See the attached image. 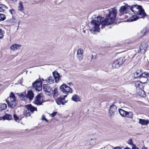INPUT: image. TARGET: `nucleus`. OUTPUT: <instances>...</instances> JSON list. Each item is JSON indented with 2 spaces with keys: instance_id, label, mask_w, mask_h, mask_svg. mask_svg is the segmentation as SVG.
Wrapping results in <instances>:
<instances>
[{
  "instance_id": "1",
  "label": "nucleus",
  "mask_w": 149,
  "mask_h": 149,
  "mask_svg": "<svg viewBox=\"0 0 149 149\" xmlns=\"http://www.w3.org/2000/svg\"><path fill=\"white\" fill-rule=\"evenodd\" d=\"M106 15L105 18L97 17V20H93L91 21V24L92 28L90 29L91 33L95 31H99L100 29L99 26H102L101 28L103 29L106 26H108L113 23L116 17L117 12V10L115 8L111 10H108L106 11Z\"/></svg>"
},
{
  "instance_id": "2",
  "label": "nucleus",
  "mask_w": 149,
  "mask_h": 149,
  "mask_svg": "<svg viewBox=\"0 0 149 149\" xmlns=\"http://www.w3.org/2000/svg\"><path fill=\"white\" fill-rule=\"evenodd\" d=\"M130 10L134 14L143 16H145L146 14L142 6L137 4L133 5L130 6Z\"/></svg>"
},
{
  "instance_id": "3",
  "label": "nucleus",
  "mask_w": 149,
  "mask_h": 149,
  "mask_svg": "<svg viewBox=\"0 0 149 149\" xmlns=\"http://www.w3.org/2000/svg\"><path fill=\"white\" fill-rule=\"evenodd\" d=\"M6 102L8 107L13 108L16 106V103L15 95L13 93H11L9 97L6 100Z\"/></svg>"
},
{
  "instance_id": "4",
  "label": "nucleus",
  "mask_w": 149,
  "mask_h": 149,
  "mask_svg": "<svg viewBox=\"0 0 149 149\" xmlns=\"http://www.w3.org/2000/svg\"><path fill=\"white\" fill-rule=\"evenodd\" d=\"M60 89L64 93L66 94L64 95L65 97H66L69 93H72V88L69 86H67L65 84H63L60 87Z\"/></svg>"
},
{
  "instance_id": "5",
  "label": "nucleus",
  "mask_w": 149,
  "mask_h": 149,
  "mask_svg": "<svg viewBox=\"0 0 149 149\" xmlns=\"http://www.w3.org/2000/svg\"><path fill=\"white\" fill-rule=\"evenodd\" d=\"M125 61V57L120 58L114 61L112 63V66L113 68H118L122 65Z\"/></svg>"
},
{
  "instance_id": "6",
  "label": "nucleus",
  "mask_w": 149,
  "mask_h": 149,
  "mask_svg": "<svg viewBox=\"0 0 149 149\" xmlns=\"http://www.w3.org/2000/svg\"><path fill=\"white\" fill-rule=\"evenodd\" d=\"M125 61V57L120 58L114 61L112 63V66L113 68H118L122 65Z\"/></svg>"
},
{
  "instance_id": "7",
  "label": "nucleus",
  "mask_w": 149,
  "mask_h": 149,
  "mask_svg": "<svg viewBox=\"0 0 149 149\" xmlns=\"http://www.w3.org/2000/svg\"><path fill=\"white\" fill-rule=\"evenodd\" d=\"M130 9V6L125 3V5L120 7L119 10L120 13L119 15L121 16L124 14H127Z\"/></svg>"
},
{
  "instance_id": "8",
  "label": "nucleus",
  "mask_w": 149,
  "mask_h": 149,
  "mask_svg": "<svg viewBox=\"0 0 149 149\" xmlns=\"http://www.w3.org/2000/svg\"><path fill=\"white\" fill-rule=\"evenodd\" d=\"M44 98V97L42 94H39L36 97L34 103L38 105H40L45 101Z\"/></svg>"
},
{
  "instance_id": "9",
  "label": "nucleus",
  "mask_w": 149,
  "mask_h": 149,
  "mask_svg": "<svg viewBox=\"0 0 149 149\" xmlns=\"http://www.w3.org/2000/svg\"><path fill=\"white\" fill-rule=\"evenodd\" d=\"M35 89L38 91L42 89V83L41 80H37L32 84Z\"/></svg>"
},
{
  "instance_id": "10",
  "label": "nucleus",
  "mask_w": 149,
  "mask_h": 149,
  "mask_svg": "<svg viewBox=\"0 0 149 149\" xmlns=\"http://www.w3.org/2000/svg\"><path fill=\"white\" fill-rule=\"evenodd\" d=\"M149 74L146 72H144L143 73H141V74H140L139 76H140V77L141 78V80L143 81L142 83L145 84L147 82V81L148 80L147 77H148Z\"/></svg>"
},
{
  "instance_id": "11",
  "label": "nucleus",
  "mask_w": 149,
  "mask_h": 149,
  "mask_svg": "<svg viewBox=\"0 0 149 149\" xmlns=\"http://www.w3.org/2000/svg\"><path fill=\"white\" fill-rule=\"evenodd\" d=\"M117 108L116 106L113 103L110 107L109 112L110 116H113L115 114V112L116 111Z\"/></svg>"
},
{
  "instance_id": "12",
  "label": "nucleus",
  "mask_w": 149,
  "mask_h": 149,
  "mask_svg": "<svg viewBox=\"0 0 149 149\" xmlns=\"http://www.w3.org/2000/svg\"><path fill=\"white\" fill-rule=\"evenodd\" d=\"M64 96L63 97L61 96L60 97L58 98L55 100L56 103L58 105L63 104L64 105L66 102L65 101Z\"/></svg>"
},
{
  "instance_id": "13",
  "label": "nucleus",
  "mask_w": 149,
  "mask_h": 149,
  "mask_svg": "<svg viewBox=\"0 0 149 149\" xmlns=\"http://www.w3.org/2000/svg\"><path fill=\"white\" fill-rule=\"evenodd\" d=\"M33 95V93L31 91H28L27 94L26 95V97L28 98L30 101H31L34 97Z\"/></svg>"
},
{
  "instance_id": "14",
  "label": "nucleus",
  "mask_w": 149,
  "mask_h": 149,
  "mask_svg": "<svg viewBox=\"0 0 149 149\" xmlns=\"http://www.w3.org/2000/svg\"><path fill=\"white\" fill-rule=\"evenodd\" d=\"M54 78L55 79L56 83H58L60 80V76L59 73L57 71H54L53 72Z\"/></svg>"
},
{
  "instance_id": "15",
  "label": "nucleus",
  "mask_w": 149,
  "mask_h": 149,
  "mask_svg": "<svg viewBox=\"0 0 149 149\" xmlns=\"http://www.w3.org/2000/svg\"><path fill=\"white\" fill-rule=\"evenodd\" d=\"M140 51L141 53H144L146 52V50L147 47V45L145 42L141 43L139 47Z\"/></svg>"
},
{
  "instance_id": "16",
  "label": "nucleus",
  "mask_w": 149,
  "mask_h": 149,
  "mask_svg": "<svg viewBox=\"0 0 149 149\" xmlns=\"http://www.w3.org/2000/svg\"><path fill=\"white\" fill-rule=\"evenodd\" d=\"M26 107L27 110L32 113H33L35 111H37L36 108L34 107L31 104L27 105Z\"/></svg>"
},
{
  "instance_id": "17",
  "label": "nucleus",
  "mask_w": 149,
  "mask_h": 149,
  "mask_svg": "<svg viewBox=\"0 0 149 149\" xmlns=\"http://www.w3.org/2000/svg\"><path fill=\"white\" fill-rule=\"evenodd\" d=\"M43 89L46 92L49 93L51 92L52 88L49 85L45 84L43 85Z\"/></svg>"
},
{
  "instance_id": "18",
  "label": "nucleus",
  "mask_w": 149,
  "mask_h": 149,
  "mask_svg": "<svg viewBox=\"0 0 149 149\" xmlns=\"http://www.w3.org/2000/svg\"><path fill=\"white\" fill-rule=\"evenodd\" d=\"M139 123L142 125H147L149 123V120L143 119H139Z\"/></svg>"
},
{
  "instance_id": "19",
  "label": "nucleus",
  "mask_w": 149,
  "mask_h": 149,
  "mask_svg": "<svg viewBox=\"0 0 149 149\" xmlns=\"http://www.w3.org/2000/svg\"><path fill=\"white\" fill-rule=\"evenodd\" d=\"M71 100L76 102L81 101L80 97L79 95L76 94H74L73 95L71 98Z\"/></svg>"
},
{
  "instance_id": "20",
  "label": "nucleus",
  "mask_w": 149,
  "mask_h": 149,
  "mask_svg": "<svg viewBox=\"0 0 149 149\" xmlns=\"http://www.w3.org/2000/svg\"><path fill=\"white\" fill-rule=\"evenodd\" d=\"M139 18V17L138 16L136 15H133L127 19V22H132L137 20Z\"/></svg>"
},
{
  "instance_id": "21",
  "label": "nucleus",
  "mask_w": 149,
  "mask_h": 149,
  "mask_svg": "<svg viewBox=\"0 0 149 149\" xmlns=\"http://www.w3.org/2000/svg\"><path fill=\"white\" fill-rule=\"evenodd\" d=\"M21 47V45H20L18 44H14L12 45L10 47V48L11 50L13 51H15L19 49Z\"/></svg>"
},
{
  "instance_id": "22",
  "label": "nucleus",
  "mask_w": 149,
  "mask_h": 149,
  "mask_svg": "<svg viewBox=\"0 0 149 149\" xmlns=\"http://www.w3.org/2000/svg\"><path fill=\"white\" fill-rule=\"evenodd\" d=\"M143 81H137L135 82V84L137 90L140 89V87L142 86L141 83H142Z\"/></svg>"
},
{
  "instance_id": "23",
  "label": "nucleus",
  "mask_w": 149,
  "mask_h": 149,
  "mask_svg": "<svg viewBox=\"0 0 149 149\" xmlns=\"http://www.w3.org/2000/svg\"><path fill=\"white\" fill-rule=\"evenodd\" d=\"M46 81L47 83L51 84L54 82V78L53 77L49 76L47 78Z\"/></svg>"
},
{
  "instance_id": "24",
  "label": "nucleus",
  "mask_w": 149,
  "mask_h": 149,
  "mask_svg": "<svg viewBox=\"0 0 149 149\" xmlns=\"http://www.w3.org/2000/svg\"><path fill=\"white\" fill-rule=\"evenodd\" d=\"M137 91L139 95L140 96L144 97L146 96L145 91H143L141 89V88L139 89V90H137Z\"/></svg>"
},
{
  "instance_id": "25",
  "label": "nucleus",
  "mask_w": 149,
  "mask_h": 149,
  "mask_svg": "<svg viewBox=\"0 0 149 149\" xmlns=\"http://www.w3.org/2000/svg\"><path fill=\"white\" fill-rule=\"evenodd\" d=\"M7 108V105L5 103H0V111H2L6 109Z\"/></svg>"
},
{
  "instance_id": "26",
  "label": "nucleus",
  "mask_w": 149,
  "mask_h": 149,
  "mask_svg": "<svg viewBox=\"0 0 149 149\" xmlns=\"http://www.w3.org/2000/svg\"><path fill=\"white\" fill-rule=\"evenodd\" d=\"M133 116V113L132 112L126 111L125 117L128 118H132Z\"/></svg>"
},
{
  "instance_id": "27",
  "label": "nucleus",
  "mask_w": 149,
  "mask_h": 149,
  "mask_svg": "<svg viewBox=\"0 0 149 149\" xmlns=\"http://www.w3.org/2000/svg\"><path fill=\"white\" fill-rule=\"evenodd\" d=\"M3 118L7 120H11L12 118V116L11 115L6 114L3 117Z\"/></svg>"
},
{
  "instance_id": "28",
  "label": "nucleus",
  "mask_w": 149,
  "mask_h": 149,
  "mask_svg": "<svg viewBox=\"0 0 149 149\" xmlns=\"http://www.w3.org/2000/svg\"><path fill=\"white\" fill-rule=\"evenodd\" d=\"M89 56H91V58L90 59V61H91L92 60L93 58L95 59L96 56V54L95 53L93 52L91 54L89 55Z\"/></svg>"
},
{
  "instance_id": "29",
  "label": "nucleus",
  "mask_w": 149,
  "mask_h": 149,
  "mask_svg": "<svg viewBox=\"0 0 149 149\" xmlns=\"http://www.w3.org/2000/svg\"><path fill=\"white\" fill-rule=\"evenodd\" d=\"M119 111L120 114L121 116L123 117H125L126 111H125L122 109H120L119 110Z\"/></svg>"
},
{
  "instance_id": "30",
  "label": "nucleus",
  "mask_w": 149,
  "mask_h": 149,
  "mask_svg": "<svg viewBox=\"0 0 149 149\" xmlns=\"http://www.w3.org/2000/svg\"><path fill=\"white\" fill-rule=\"evenodd\" d=\"M141 72L139 70H136V72L134 73L135 76H136V77H140V76H139L140 74H141Z\"/></svg>"
},
{
  "instance_id": "31",
  "label": "nucleus",
  "mask_w": 149,
  "mask_h": 149,
  "mask_svg": "<svg viewBox=\"0 0 149 149\" xmlns=\"http://www.w3.org/2000/svg\"><path fill=\"white\" fill-rule=\"evenodd\" d=\"M53 96L54 97H56L58 95V91L57 89L56 88H55L53 91Z\"/></svg>"
},
{
  "instance_id": "32",
  "label": "nucleus",
  "mask_w": 149,
  "mask_h": 149,
  "mask_svg": "<svg viewBox=\"0 0 149 149\" xmlns=\"http://www.w3.org/2000/svg\"><path fill=\"white\" fill-rule=\"evenodd\" d=\"M6 8L5 6L3 5L0 4V12H4Z\"/></svg>"
},
{
  "instance_id": "33",
  "label": "nucleus",
  "mask_w": 149,
  "mask_h": 149,
  "mask_svg": "<svg viewBox=\"0 0 149 149\" xmlns=\"http://www.w3.org/2000/svg\"><path fill=\"white\" fill-rule=\"evenodd\" d=\"M148 31V29L147 28H144L141 31V33L144 35L146 34Z\"/></svg>"
},
{
  "instance_id": "34",
  "label": "nucleus",
  "mask_w": 149,
  "mask_h": 149,
  "mask_svg": "<svg viewBox=\"0 0 149 149\" xmlns=\"http://www.w3.org/2000/svg\"><path fill=\"white\" fill-rule=\"evenodd\" d=\"M18 9L21 11L23 10L24 9V8L22 5V2H20L19 3V6L18 7Z\"/></svg>"
},
{
  "instance_id": "35",
  "label": "nucleus",
  "mask_w": 149,
  "mask_h": 149,
  "mask_svg": "<svg viewBox=\"0 0 149 149\" xmlns=\"http://www.w3.org/2000/svg\"><path fill=\"white\" fill-rule=\"evenodd\" d=\"M6 18V15L3 14H0V21L4 20Z\"/></svg>"
},
{
  "instance_id": "36",
  "label": "nucleus",
  "mask_w": 149,
  "mask_h": 149,
  "mask_svg": "<svg viewBox=\"0 0 149 149\" xmlns=\"http://www.w3.org/2000/svg\"><path fill=\"white\" fill-rule=\"evenodd\" d=\"M83 50L82 49L80 48L78 49L77 52V54H83Z\"/></svg>"
},
{
  "instance_id": "37",
  "label": "nucleus",
  "mask_w": 149,
  "mask_h": 149,
  "mask_svg": "<svg viewBox=\"0 0 149 149\" xmlns=\"http://www.w3.org/2000/svg\"><path fill=\"white\" fill-rule=\"evenodd\" d=\"M29 112L28 110L25 111L24 112V114L26 117L30 116V113Z\"/></svg>"
},
{
  "instance_id": "38",
  "label": "nucleus",
  "mask_w": 149,
  "mask_h": 149,
  "mask_svg": "<svg viewBox=\"0 0 149 149\" xmlns=\"http://www.w3.org/2000/svg\"><path fill=\"white\" fill-rule=\"evenodd\" d=\"M127 143L129 145L132 146L134 144H133L132 140V139H129L127 142Z\"/></svg>"
},
{
  "instance_id": "39",
  "label": "nucleus",
  "mask_w": 149,
  "mask_h": 149,
  "mask_svg": "<svg viewBox=\"0 0 149 149\" xmlns=\"http://www.w3.org/2000/svg\"><path fill=\"white\" fill-rule=\"evenodd\" d=\"M77 57L79 61H80L82 59L83 56V54H77Z\"/></svg>"
},
{
  "instance_id": "40",
  "label": "nucleus",
  "mask_w": 149,
  "mask_h": 149,
  "mask_svg": "<svg viewBox=\"0 0 149 149\" xmlns=\"http://www.w3.org/2000/svg\"><path fill=\"white\" fill-rule=\"evenodd\" d=\"M13 117L16 121L19 122V118L15 114H13Z\"/></svg>"
},
{
  "instance_id": "41",
  "label": "nucleus",
  "mask_w": 149,
  "mask_h": 149,
  "mask_svg": "<svg viewBox=\"0 0 149 149\" xmlns=\"http://www.w3.org/2000/svg\"><path fill=\"white\" fill-rule=\"evenodd\" d=\"M57 114V112H54L52 113L50 115V116L52 117H54Z\"/></svg>"
},
{
  "instance_id": "42",
  "label": "nucleus",
  "mask_w": 149,
  "mask_h": 149,
  "mask_svg": "<svg viewBox=\"0 0 149 149\" xmlns=\"http://www.w3.org/2000/svg\"><path fill=\"white\" fill-rule=\"evenodd\" d=\"M3 35L2 30L0 29V39L3 37Z\"/></svg>"
},
{
  "instance_id": "43",
  "label": "nucleus",
  "mask_w": 149,
  "mask_h": 149,
  "mask_svg": "<svg viewBox=\"0 0 149 149\" xmlns=\"http://www.w3.org/2000/svg\"><path fill=\"white\" fill-rule=\"evenodd\" d=\"M42 120H45L47 122H48V120L47 119L45 115H43L42 116Z\"/></svg>"
},
{
  "instance_id": "44",
  "label": "nucleus",
  "mask_w": 149,
  "mask_h": 149,
  "mask_svg": "<svg viewBox=\"0 0 149 149\" xmlns=\"http://www.w3.org/2000/svg\"><path fill=\"white\" fill-rule=\"evenodd\" d=\"M132 149H139L136 146L135 144L133 145L132 146Z\"/></svg>"
},
{
  "instance_id": "45",
  "label": "nucleus",
  "mask_w": 149,
  "mask_h": 149,
  "mask_svg": "<svg viewBox=\"0 0 149 149\" xmlns=\"http://www.w3.org/2000/svg\"><path fill=\"white\" fill-rule=\"evenodd\" d=\"M113 149H122V148L120 147L117 146L114 147Z\"/></svg>"
},
{
  "instance_id": "46",
  "label": "nucleus",
  "mask_w": 149,
  "mask_h": 149,
  "mask_svg": "<svg viewBox=\"0 0 149 149\" xmlns=\"http://www.w3.org/2000/svg\"><path fill=\"white\" fill-rule=\"evenodd\" d=\"M90 140L92 141V142L90 143L93 144V143L95 142V140L93 139H90Z\"/></svg>"
},
{
  "instance_id": "47",
  "label": "nucleus",
  "mask_w": 149,
  "mask_h": 149,
  "mask_svg": "<svg viewBox=\"0 0 149 149\" xmlns=\"http://www.w3.org/2000/svg\"><path fill=\"white\" fill-rule=\"evenodd\" d=\"M10 13L11 14H13V13H15V11L14 10H10Z\"/></svg>"
},
{
  "instance_id": "48",
  "label": "nucleus",
  "mask_w": 149,
  "mask_h": 149,
  "mask_svg": "<svg viewBox=\"0 0 149 149\" xmlns=\"http://www.w3.org/2000/svg\"><path fill=\"white\" fill-rule=\"evenodd\" d=\"M68 84L70 86H73V84L71 83L70 82Z\"/></svg>"
},
{
  "instance_id": "49",
  "label": "nucleus",
  "mask_w": 149,
  "mask_h": 149,
  "mask_svg": "<svg viewBox=\"0 0 149 149\" xmlns=\"http://www.w3.org/2000/svg\"><path fill=\"white\" fill-rule=\"evenodd\" d=\"M91 56H89V55L88 56H87V57L88 58V60H89L90 61V59L91 58Z\"/></svg>"
},
{
  "instance_id": "50",
  "label": "nucleus",
  "mask_w": 149,
  "mask_h": 149,
  "mask_svg": "<svg viewBox=\"0 0 149 149\" xmlns=\"http://www.w3.org/2000/svg\"><path fill=\"white\" fill-rule=\"evenodd\" d=\"M141 149H147V148H146L145 146H143L142 148Z\"/></svg>"
},
{
  "instance_id": "51",
  "label": "nucleus",
  "mask_w": 149,
  "mask_h": 149,
  "mask_svg": "<svg viewBox=\"0 0 149 149\" xmlns=\"http://www.w3.org/2000/svg\"><path fill=\"white\" fill-rule=\"evenodd\" d=\"M123 149H131L129 148L128 147H126V148H124Z\"/></svg>"
},
{
  "instance_id": "52",
  "label": "nucleus",
  "mask_w": 149,
  "mask_h": 149,
  "mask_svg": "<svg viewBox=\"0 0 149 149\" xmlns=\"http://www.w3.org/2000/svg\"><path fill=\"white\" fill-rule=\"evenodd\" d=\"M83 32L84 33H85V30H84L83 31Z\"/></svg>"
},
{
  "instance_id": "53",
  "label": "nucleus",
  "mask_w": 149,
  "mask_h": 149,
  "mask_svg": "<svg viewBox=\"0 0 149 149\" xmlns=\"http://www.w3.org/2000/svg\"><path fill=\"white\" fill-rule=\"evenodd\" d=\"M148 77L149 78V74H148Z\"/></svg>"
},
{
  "instance_id": "54",
  "label": "nucleus",
  "mask_w": 149,
  "mask_h": 149,
  "mask_svg": "<svg viewBox=\"0 0 149 149\" xmlns=\"http://www.w3.org/2000/svg\"><path fill=\"white\" fill-rule=\"evenodd\" d=\"M42 80L43 81H44V80L43 79H42Z\"/></svg>"
}]
</instances>
